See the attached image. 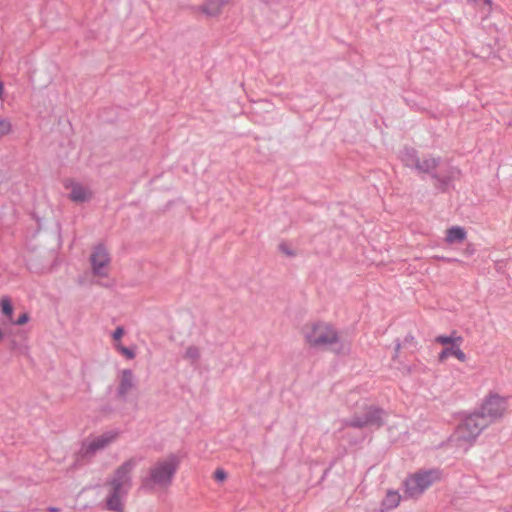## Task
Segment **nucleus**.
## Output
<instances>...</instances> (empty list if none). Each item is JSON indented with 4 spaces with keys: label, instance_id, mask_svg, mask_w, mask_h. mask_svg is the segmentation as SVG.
I'll use <instances>...</instances> for the list:
<instances>
[{
    "label": "nucleus",
    "instance_id": "1",
    "mask_svg": "<svg viewBox=\"0 0 512 512\" xmlns=\"http://www.w3.org/2000/svg\"><path fill=\"white\" fill-rule=\"evenodd\" d=\"M181 459L176 454H169L156 461L149 469L148 476L144 479V486L149 489L168 488L179 468Z\"/></svg>",
    "mask_w": 512,
    "mask_h": 512
},
{
    "label": "nucleus",
    "instance_id": "2",
    "mask_svg": "<svg viewBox=\"0 0 512 512\" xmlns=\"http://www.w3.org/2000/svg\"><path fill=\"white\" fill-rule=\"evenodd\" d=\"M305 344L311 348H328L340 342L337 329L322 321L306 323L301 329Z\"/></svg>",
    "mask_w": 512,
    "mask_h": 512
},
{
    "label": "nucleus",
    "instance_id": "3",
    "mask_svg": "<svg viewBox=\"0 0 512 512\" xmlns=\"http://www.w3.org/2000/svg\"><path fill=\"white\" fill-rule=\"evenodd\" d=\"M486 427L487 422L474 411L458 424L450 440L455 446L467 451Z\"/></svg>",
    "mask_w": 512,
    "mask_h": 512
},
{
    "label": "nucleus",
    "instance_id": "4",
    "mask_svg": "<svg viewBox=\"0 0 512 512\" xmlns=\"http://www.w3.org/2000/svg\"><path fill=\"white\" fill-rule=\"evenodd\" d=\"M441 478L440 469L419 470L405 480V495L409 498H417Z\"/></svg>",
    "mask_w": 512,
    "mask_h": 512
},
{
    "label": "nucleus",
    "instance_id": "5",
    "mask_svg": "<svg viewBox=\"0 0 512 512\" xmlns=\"http://www.w3.org/2000/svg\"><path fill=\"white\" fill-rule=\"evenodd\" d=\"M439 164L440 158L424 156L419 158L416 169L421 173L431 174L432 178L436 180V187L445 191L450 183L459 177L460 171L455 167H450L444 174H439L434 172Z\"/></svg>",
    "mask_w": 512,
    "mask_h": 512
},
{
    "label": "nucleus",
    "instance_id": "6",
    "mask_svg": "<svg viewBox=\"0 0 512 512\" xmlns=\"http://www.w3.org/2000/svg\"><path fill=\"white\" fill-rule=\"evenodd\" d=\"M506 399L496 394L489 395L481 407L476 410L477 414L487 422V426L501 418L506 411Z\"/></svg>",
    "mask_w": 512,
    "mask_h": 512
},
{
    "label": "nucleus",
    "instance_id": "7",
    "mask_svg": "<svg viewBox=\"0 0 512 512\" xmlns=\"http://www.w3.org/2000/svg\"><path fill=\"white\" fill-rule=\"evenodd\" d=\"M136 460L129 459L122 463L106 482V487H114L129 492L131 488V476L136 467Z\"/></svg>",
    "mask_w": 512,
    "mask_h": 512
},
{
    "label": "nucleus",
    "instance_id": "8",
    "mask_svg": "<svg viewBox=\"0 0 512 512\" xmlns=\"http://www.w3.org/2000/svg\"><path fill=\"white\" fill-rule=\"evenodd\" d=\"M118 437L119 432L116 430L105 431L88 439L82 446V452L85 455L94 454L114 443Z\"/></svg>",
    "mask_w": 512,
    "mask_h": 512
},
{
    "label": "nucleus",
    "instance_id": "9",
    "mask_svg": "<svg viewBox=\"0 0 512 512\" xmlns=\"http://www.w3.org/2000/svg\"><path fill=\"white\" fill-rule=\"evenodd\" d=\"M110 254L103 245H97L93 248L90 255L92 271L96 276H107L110 267Z\"/></svg>",
    "mask_w": 512,
    "mask_h": 512
},
{
    "label": "nucleus",
    "instance_id": "10",
    "mask_svg": "<svg viewBox=\"0 0 512 512\" xmlns=\"http://www.w3.org/2000/svg\"><path fill=\"white\" fill-rule=\"evenodd\" d=\"M63 187L67 191V197L72 202L84 203L90 201L93 197V192L89 187L72 178L65 179Z\"/></svg>",
    "mask_w": 512,
    "mask_h": 512
},
{
    "label": "nucleus",
    "instance_id": "11",
    "mask_svg": "<svg viewBox=\"0 0 512 512\" xmlns=\"http://www.w3.org/2000/svg\"><path fill=\"white\" fill-rule=\"evenodd\" d=\"M380 417V411L371 406L361 407L348 421L347 425L352 427H364L372 424Z\"/></svg>",
    "mask_w": 512,
    "mask_h": 512
},
{
    "label": "nucleus",
    "instance_id": "12",
    "mask_svg": "<svg viewBox=\"0 0 512 512\" xmlns=\"http://www.w3.org/2000/svg\"><path fill=\"white\" fill-rule=\"evenodd\" d=\"M128 494L127 491L116 489L114 487H107L106 507L110 511L122 512L124 509V499Z\"/></svg>",
    "mask_w": 512,
    "mask_h": 512
},
{
    "label": "nucleus",
    "instance_id": "13",
    "mask_svg": "<svg viewBox=\"0 0 512 512\" xmlns=\"http://www.w3.org/2000/svg\"><path fill=\"white\" fill-rule=\"evenodd\" d=\"M387 424L391 442L400 441L407 434L408 426L403 418L393 416Z\"/></svg>",
    "mask_w": 512,
    "mask_h": 512
},
{
    "label": "nucleus",
    "instance_id": "14",
    "mask_svg": "<svg viewBox=\"0 0 512 512\" xmlns=\"http://www.w3.org/2000/svg\"><path fill=\"white\" fill-rule=\"evenodd\" d=\"M227 4V0H207L203 5L197 7L195 12L201 13L208 18H214L222 13Z\"/></svg>",
    "mask_w": 512,
    "mask_h": 512
},
{
    "label": "nucleus",
    "instance_id": "15",
    "mask_svg": "<svg viewBox=\"0 0 512 512\" xmlns=\"http://www.w3.org/2000/svg\"><path fill=\"white\" fill-rule=\"evenodd\" d=\"M134 388V375L131 370H123L120 377L118 392L121 396L127 395Z\"/></svg>",
    "mask_w": 512,
    "mask_h": 512
},
{
    "label": "nucleus",
    "instance_id": "16",
    "mask_svg": "<svg viewBox=\"0 0 512 512\" xmlns=\"http://www.w3.org/2000/svg\"><path fill=\"white\" fill-rule=\"evenodd\" d=\"M466 238V231L463 227L453 226L447 230L445 241L448 244L460 243Z\"/></svg>",
    "mask_w": 512,
    "mask_h": 512
},
{
    "label": "nucleus",
    "instance_id": "17",
    "mask_svg": "<svg viewBox=\"0 0 512 512\" xmlns=\"http://www.w3.org/2000/svg\"><path fill=\"white\" fill-rule=\"evenodd\" d=\"M461 343H457L453 346L444 348L441 353L439 354V360L444 361L449 356H455L459 361L465 362L466 361V355L465 353L459 348Z\"/></svg>",
    "mask_w": 512,
    "mask_h": 512
},
{
    "label": "nucleus",
    "instance_id": "18",
    "mask_svg": "<svg viewBox=\"0 0 512 512\" xmlns=\"http://www.w3.org/2000/svg\"><path fill=\"white\" fill-rule=\"evenodd\" d=\"M419 157L417 152L412 148H406L402 153V161L408 167H414L416 169Z\"/></svg>",
    "mask_w": 512,
    "mask_h": 512
},
{
    "label": "nucleus",
    "instance_id": "19",
    "mask_svg": "<svg viewBox=\"0 0 512 512\" xmlns=\"http://www.w3.org/2000/svg\"><path fill=\"white\" fill-rule=\"evenodd\" d=\"M0 309L4 316L7 317L9 322H13V305L11 299L7 296L0 298Z\"/></svg>",
    "mask_w": 512,
    "mask_h": 512
},
{
    "label": "nucleus",
    "instance_id": "20",
    "mask_svg": "<svg viewBox=\"0 0 512 512\" xmlns=\"http://www.w3.org/2000/svg\"><path fill=\"white\" fill-rule=\"evenodd\" d=\"M14 132V126L9 118L0 117V139L11 135Z\"/></svg>",
    "mask_w": 512,
    "mask_h": 512
},
{
    "label": "nucleus",
    "instance_id": "21",
    "mask_svg": "<svg viewBox=\"0 0 512 512\" xmlns=\"http://www.w3.org/2000/svg\"><path fill=\"white\" fill-rule=\"evenodd\" d=\"M401 348L413 351L416 348V342L414 340V337L408 334L405 336L402 342H397L395 346V352L398 353Z\"/></svg>",
    "mask_w": 512,
    "mask_h": 512
},
{
    "label": "nucleus",
    "instance_id": "22",
    "mask_svg": "<svg viewBox=\"0 0 512 512\" xmlns=\"http://www.w3.org/2000/svg\"><path fill=\"white\" fill-rule=\"evenodd\" d=\"M401 496L397 491L386 492V509H393L400 503Z\"/></svg>",
    "mask_w": 512,
    "mask_h": 512
},
{
    "label": "nucleus",
    "instance_id": "23",
    "mask_svg": "<svg viewBox=\"0 0 512 512\" xmlns=\"http://www.w3.org/2000/svg\"><path fill=\"white\" fill-rule=\"evenodd\" d=\"M436 342L440 343L442 345L450 344L451 346H453V345H455L457 343H461L462 342V337H460V336L453 337V336L439 335V336L436 337Z\"/></svg>",
    "mask_w": 512,
    "mask_h": 512
},
{
    "label": "nucleus",
    "instance_id": "24",
    "mask_svg": "<svg viewBox=\"0 0 512 512\" xmlns=\"http://www.w3.org/2000/svg\"><path fill=\"white\" fill-rule=\"evenodd\" d=\"M201 352L200 349L196 346H190L186 349L184 358L191 362H195L200 358Z\"/></svg>",
    "mask_w": 512,
    "mask_h": 512
},
{
    "label": "nucleus",
    "instance_id": "25",
    "mask_svg": "<svg viewBox=\"0 0 512 512\" xmlns=\"http://www.w3.org/2000/svg\"><path fill=\"white\" fill-rule=\"evenodd\" d=\"M116 351H118L120 354H122L127 359H134L135 358V352L122 345L121 342L115 343L114 345Z\"/></svg>",
    "mask_w": 512,
    "mask_h": 512
},
{
    "label": "nucleus",
    "instance_id": "26",
    "mask_svg": "<svg viewBox=\"0 0 512 512\" xmlns=\"http://www.w3.org/2000/svg\"><path fill=\"white\" fill-rule=\"evenodd\" d=\"M279 251L289 257H293L296 255V251L287 243H281L278 246Z\"/></svg>",
    "mask_w": 512,
    "mask_h": 512
},
{
    "label": "nucleus",
    "instance_id": "27",
    "mask_svg": "<svg viewBox=\"0 0 512 512\" xmlns=\"http://www.w3.org/2000/svg\"><path fill=\"white\" fill-rule=\"evenodd\" d=\"M29 320H30L29 314L27 312H24L21 315H19L17 320H15V321L13 320V322H11V323L15 324V325L22 326V325H25L26 323H28Z\"/></svg>",
    "mask_w": 512,
    "mask_h": 512
},
{
    "label": "nucleus",
    "instance_id": "28",
    "mask_svg": "<svg viewBox=\"0 0 512 512\" xmlns=\"http://www.w3.org/2000/svg\"><path fill=\"white\" fill-rule=\"evenodd\" d=\"M125 331L123 329V327H117L113 334H112V339L114 341V344L115 343H118V342H121V338L123 337Z\"/></svg>",
    "mask_w": 512,
    "mask_h": 512
},
{
    "label": "nucleus",
    "instance_id": "29",
    "mask_svg": "<svg viewBox=\"0 0 512 512\" xmlns=\"http://www.w3.org/2000/svg\"><path fill=\"white\" fill-rule=\"evenodd\" d=\"M213 478L218 481V482H223L226 480L227 478V474L226 472L223 470V469H216L214 474H213Z\"/></svg>",
    "mask_w": 512,
    "mask_h": 512
},
{
    "label": "nucleus",
    "instance_id": "30",
    "mask_svg": "<svg viewBox=\"0 0 512 512\" xmlns=\"http://www.w3.org/2000/svg\"><path fill=\"white\" fill-rule=\"evenodd\" d=\"M50 512H59L58 508H50Z\"/></svg>",
    "mask_w": 512,
    "mask_h": 512
},
{
    "label": "nucleus",
    "instance_id": "31",
    "mask_svg": "<svg viewBox=\"0 0 512 512\" xmlns=\"http://www.w3.org/2000/svg\"><path fill=\"white\" fill-rule=\"evenodd\" d=\"M484 2H485V4H487L489 6L492 4V0H484Z\"/></svg>",
    "mask_w": 512,
    "mask_h": 512
}]
</instances>
